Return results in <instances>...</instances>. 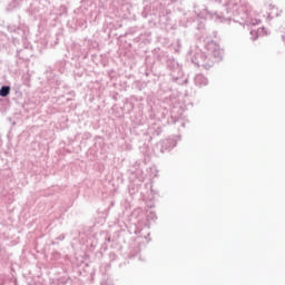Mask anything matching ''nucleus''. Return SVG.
Masks as SVG:
<instances>
[{
  "label": "nucleus",
  "mask_w": 285,
  "mask_h": 285,
  "mask_svg": "<svg viewBox=\"0 0 285 285\" xmlns=\"http://www.w3.org/2000/svg\"><path fill=\"white\" fill-rule=\"evenodd\" d=\"M10 95V87H2L0 89V97H8Z\"/></svg>",
  "instance_id": "f257e3e1"
}]
</instances>
